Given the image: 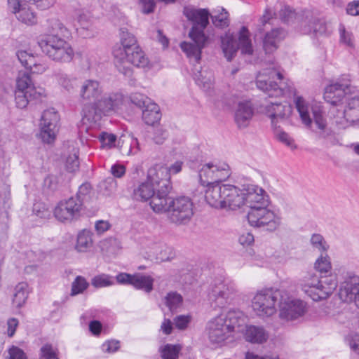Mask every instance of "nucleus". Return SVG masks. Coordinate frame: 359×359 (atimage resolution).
I'll return each instance as SVG.
<instances>
[{
    "mask_svg": "<svg viewBox=\"0 0 359 359\" xmlns=\"http://www.w3.org/2000/svg\"><path fill=\"white\" fill-rule=\"evenodd\" d=\"M126 53V55L114 59L117 69L125 76L128 77L132 76L133 69L130 65L139 68H145L149 66V60L140 46Z\"/></svg>",
    "mask_w": 359,
    "mask_h": 359,
    "instance_id": "nucleus-11",
    "label": "nucleus"
},
{
    "mask_svg": "<svg viewBox=\"0 0 359 359\" xmlns=\"http://www.w3.org/2000/svg\"><path fill=\"white\" fill-rule=\"evenodd\" d=\"M274 133L276 137V138L283 144H285L286 146L289 147L291 149H295L296 146L294 144L293 139L285 132L280 130L279 128H277L275 127Z\"/></svg>",
    "mask_w": 359,
    "mask_h": 359,
    "instance_id": "nucleus-61",
    "label": "nucleus"
},
{
    "mask_svg": "<svg viewBox=\"0 0 359 359\" xmlns=\"http://www.w3.org/2000/svg\"><path fill=\"white\" fill-rule=\"evenodd\" d=\"M280 16L285 22L292 23L294 20L302 22L303 18L298 16L292 9L289 6H285L280 11Z\"/></svg>",
    "mask_w": 359,
    "mask_h": 359,
    "instance_id": "nucleus-54",
    "label": "nucleus"
},
{
    "mask_svg": "<svg viewBox=\"0 0 359 359\" xmlns=\"http://www.w3.org/2000/svg\"><path fill=\"white\" fill-rule=\"evenodd\" d=\"M147 180L156 189H163L164 194L169 193L172 189L166 166L155 165L149 168Z\"/></svg>",
    "mask_w": 359,
    "mask_h": 359,
    "instance_id": "nucleus-19",
    "label": "nucleus"
},
{
    "mask_svg": "<svg viewBox=\"0 0 359 359\" xmlns=\"http://www.w3.org/2000/svg\"><path fill=\"white\" fill-rule=\"evenodd\" d=\"M269 204V196L263 188L255 184L244 186V205L250 210Z\"/></svg>",
    "mask_w": 359,
    "mask_h": 359,
    "instance_id": "nucleus-16",
    "label": "nucleus"
},
{
    "mask_svg": "<svg viewBox=\"0 0 359 359\" xmlns=\"http://www.w3.org/2000/svg\"><path fill=\"white\" fill-rule=\"evenodd\" d=\"M282 291L271 288L258 290L251 300V306L255 314L261 318L270 317L275 314Z\"/></svg>",
    "mask_w": 359,
    "mask_h": 359,
    "instance_id": "nucleus-6",
    "label": "nucleus"
},
{
    "mask_svg": "<svg viewBox=\"0 0 359 359\" xmlns=\"http://www.w3.org/2000/svg\"><path fill=\"white\" fill-rule=\"evenodd\" d=\"M310 243L312 248L317 250L321 254L326 252L329 248V245L323 236L319 233H313L311 237Z\"/></svg>",
    "mask_w": 359,
    "mask_h": 359,
    "instance_id": "nucleus-50",
    "label": "nucleus"
},
{
    "mask_svg": "<svg viewBox=\"0 0 359 359\" xmlns=\"http://www.w3.org/2000/svg\"><path fill=\"white\" fill-rule=\"evenodd\" d=\"M183 14L189 21L192 22L191 28L196 27L204 32L205 28L209 23L210 13L207 9L186 6L184 8Z\"/></svg>",
    "mask_w": 359,
    "mask_h": 359,
    "instance_id": "nucleus-25",
    "label": "nucleus"
},
{
    "mask_svg": "<svg viewBox=\"0 0 359 359\" xmlns=\"http://www.w3.org/2000/svg\"><path fill=\"white\" fill-rule=\"evenodd\" d=\"M189 36L191 42L184 41L180 43L182 50L191 62L198 63L201 59V51L208 41V36L196 27L191 28Z\"/></svg>",
    "mask_w": 359,
    "mask_h": 359,
    "instance_id": "nucleus-13",
    "label": "nucleus"
},
{
    "mask_svg": "<svg viewBox=\"0 0 359 359\" xmlns=\"http://www.w3.org/2000/svg\"><path fill=\"white\" fill-rule=\"evenodd\" d=\"M99 140L104 148L110 149L116 146V136L114 134L103 132L99 135Z\"/></svg>",
    "mask_w": 359,
    "mask_h": 359,
    "instance_id": "nucleus-59",
    "label": "nucleus"
},
{
    "mask_svg": "<svg viewBox=\"0 0 359 359\" xmlns=\"http://www.w3.org/2000/svg\"><path fill=\"white\" fill-rule=\"evenodd\" d=\"M102 113L96 106V103L86 104L83 109V116L80 129L88 131L101 118Z\"/></svg>",
    "mask_w": 359,
    "mask_h": 359,
    "instance_id": "nucleus-31",
    "label": "nucleus"
},
{
    "mask_svg": "<svg viewBox=\"0 0 359 359\" xmlns=\"http://www.w3.org/2000/svg\"><path fill=\"white\" fill-rule=\"evenodd\" d=\"M218 316L224 320V324L229 327L230 332L234 331L236 328H238L239 331L244 327L246 320V316L240 310H230L226 313Z\"/></svg>",
    "mask_w": 359,
    "mask_h": 359,
    "instance_id": "nucleus-34",
    "label": "nucleus"
},
{
    "mask_svg": "<svg viewBox=\"0 0 359 359\" xmlns=\"http://www.w3.org/2000/svg\"><path fill=\"white\" fill-rule=\"evenodd\" d=\"M20 0H8V8L16 19L27 26H33L38 22L34 8L27 4H20Z\"/></svg>",
    "mask_w": 359,
    "mask_h": 359,
    "instance_id": "nucleus-17",
    "label": "nucleus"
},
{
    "mask_svg": "<svg viewBox=\"0 0 359 359\" xmlns=\"http://www.w3.org/2000/svg\"><path fill=\"white\" fill-rule=\"evenodd\" d=\"M130 99L133 104L142 109L151 103L149 98L140 93L131 94Z\"/></svg>",
    "mask_w": 359,
    "mask_h": 359,
    "instance_id": "nucleus-58",
    "label": "nucleus"
},
{
    "mask_svg": "<svg viewBox=\"0 0 359 359\" xmlns=\"http://www.w3.org/2000/svg\"><path fill=\"white\" fill-rule=\"evenodd\" d=\"M16 55L22 65L33 74H43L48 68V65L41 57L26 50H18Z\"/></svg>",
    "mask_w": 359,
    "mask_h": 359,
    "instance_id": "nucleus-22",
    "label": "nucleus"
},
{
    "mask_svg": "<svg viewBox=\"0 0 359 359\" xmlns=\"http://www.w3.org/2000/svg\"><path fill=\"white\" fill-rule=\"evenodd\" d=\"M302 32L309 34L311 32L316 34L323 35L329 34L332 32L331 25L326 23L324 20L313 18L306 15L304 20L301 22Z\"/></svg>",
    "mask_w": 359,
    "mask_h": 359,
    "instance_id": "nucleus-26",
    "label": "nucleus"
},
{
    "mask_svg": "<svg viewBox=\"0 0 359 359\" xmlns=\"http://www.w3.org/2000/svg\"><path fill=\"white\" fill-rule=\"evenodd\" d=\"M91 284L96 288L111 286L114 284L113 277L105 273L95 276L91 280Z\"/></svg>",
    "mask_w": 359,
    "mask_h": 359,
    "instance_id": "nucleus-49",
    "label": "nucleus"
},
{
    "mask_svg": "<svg viewBox=\"0 0 359 359\" xmlns=\"http://www.w3.org/2000/svg\"><path fill=\"white\" fill-rule=\"evenodd\" d=\"M40 359H57V348L51 344H46L40 349Z\"/></svg>",
    "mask_w": 359,
    "mask_h": 359,
    "instance_id": "nucleus-56",
    "label": "nucleus"
},
{
    "mask_svg": "<svg viewBox=\"0 0 359 359\" xmlns=\"http://www.w3.org/2000/svg\"><path fill=\"white\" fill-rule=\"evenodd\" d=\"M88 287V283L85 278L77 276L72 283L71 295L75 296L82 293Z\"/></svg>",
    "mask_w": 359,
    "mask_h": 359,
    "instance_id": "nucleus-52",
    "label": "nucleus"
},
{
    "mask_svg": "<svg viewBox=\"0 0 359 359\" xmlns=\"http://www.w3.org/2000/svg\"><path fill=\"white\" fill-rule=\"evenodd\" d=\"M205 199L211 207L236 210L244 205L243 189L232 184H215L205 190Z\"/></svg>",
    "mask_w": 359,
    "mask_h": 359,
    "instance_id": "nucleus-2",
    "label": "nucleus"
},
{
    "mask_svg": "<svg viewBox=\"0 0 359 359\" xmlns=\"http://www.w3.org/2000/svg\"><path fill=\"white\" fill-rule=\"evenodd\" d=\"M253 116L252 104L248 101L240 102L235 111L234 119L239 128L248 127Z\"/></svg>",
    "mask_w": 359,
    "mask_h": 359,
    "instance_id": "nucleus-32",
    "label": "nucleus"
},
{
    "mask_svg": "<svg viewBox=\"0 0 359 359\" xmlns=\"http://www.w3.org/2000/svg\"><path fill=\"white\" fill-rule=\"evenodd\" d=\"M286 32L280 28L273 29L267 32L263 41V47L266 53H273L278 43L285 37Z\"/></svg>",
    "mask_w": 359,
    "mask_h": 359,
    "instance_id": "nucleus-35",
    "label": "nucleus"
},
{
    "mask_svg": "<svg viewBox=\"0 0 359 359\" xmlns=\"http://www.w3.org/2000/svg\"><path fill=\"white\" fill-rule=\"evenodd\" d=\"M182 346L179 344H165L161 347L160 352L163 359H177Z\"/></svg>",
    "mask_w": 359,
    "mask_h": 359,
    "instance_id": "nucleus-48",
    "label": "nucleus"
},
{
    "mask_svg": "<svg viewBox=\"0 0 359 359\" xmlns=\"http://www.w3.org/2000/svg\"><path fill=\"white\" fill-rule=\"evenodd\" d=\"M224 320L222 318L217 316L208 323L207 332L211 343L221 344L229 337L231 332Z\"/></svg>",
    "mask_w": 359,
    "mask_h": 359,
    "instance_id": "nucleus-21",
    "label": "nucleus"
},
{
    "mask_svg": "<svg viewBox=\"0 0 359 359\" xmlns=\"http://www.w3.org/2000/svg\"><path fill=\"white\" fill-rule=\"evenodd\" d=\"M39 46L43 53L55 62H70L74 55L71 45L64 39L55 34L43 36L39 41Z\"/></svg>",
    "mask_w": 359,
    "mask_h": 359,
    "instance_id": "nucleus-5",
    "label": "nucleus"
},
{
    "mask_svg": "<svg viewBox=\"0 0 359 359\" xmlns=\"http://www.w3.org/2000/svg\"><path fill=\"white\" fill-rule=\"evenodd\" d=\"M171 204L168 215L169 221L177 225L188 224L194 215L191 199L187 196H180L174 198Z\"/></svg>",
    "mask_w": 359,
    "mask_h": 359,
    "instance_id": "nucleus-12",
    "label": "nucleus"
},
{
    "mask_svg": "<svg viewBox=\"0 0 359 359\" xmlns=\"http://www.w3.org/2000/svg\"><path fill=\"white\" fill-rule=\"evenodd\" d=\"M30 288L27 282H20L18 283L13 290L12 299L13 306L17 309H20L25 306L27 300Z\"/></svg>",
    "mask_w": 359,
    "mask_h": 359,
    "instance_id": "nucleus-38",
    "label": "nucleus"
},
{
    "mask_svg": "<svg viewBox=\"0 0 359 359\" xmlns=\"http://www.w3.org/2000/svg\"><path fill=\"white\" fill-rule=\"evenodd\" d=\"M339 295L341 299L353 303L359 309V276H347L340 285Z\"/></svg>",
    "mask_w": 359,
    "mask_h": 359,
    "instance_id": "nucleus-18",
    "label": "nucleus"
},
{
    "mask_svg": "<svg viewBox=\"0 0 359 359\" xmlns=\"http://www.w3.org/2000/svg\"><path fill=\"white\" fill-rule=\"evenodd\" d=\"M49 27L50 31L52 32L51 34L58 35L60 34L63 37L68 38L71 35L72 27H67L64 24L57 18H53L49 20Z\"/></svg>",
    "mask_w": 359,
    "mask_h": 359,
    "instance_id": "nucleus-45",
    "label": "nucleus"
},
{
    "mask_svg": "<svg viewBox=\"0 0 359 359\" xmlns=\"http://www.w3.org/2000/svg\"><path fill=\"white\" fill-rule=\"evenodd\" d=\"M57 81L60 86H62L65 90L70 92L76 86V79L70 78L64 73H58L57 74Z\"/></svg>",
    "mask_w": 359,
    "mask_h": 359,
    "instance_id": "nucleus-53",
    "label": "nucleus"
},
{
    "mask_svg": "<svg viewBox=\"0 0 359 359\" xmlns=\"http://www.w3.org/2000/svg\"><path fill=\"white\" fill-rule=\"evenodd\" d=\"M266 114L270 118L273 127L276 123L287 119L292 114V107L285 103L271 102L266 106Z\"/></svg>",
    "mask_w": 359,
    "mask_h": 359,
    "instance_id": "nucleus-24",
    "label": "nucleus"
},
{
    "mask_svg": "<svg viewBox=\"0 0 359 359\" xmlns=\"http://www.w3.org/2000/svg\"><path fill=\"white\" fill-rule=\"evenodd\" d=\"M119 37L120 42L113 50L114 59L119 56L124 55V54H126V53L140 46L135 36L129 32L126 27L120 29Z\"/></svg>",
    "mask_w": 359,
    "mask_h": 359,
    "instance_id": "nucleus-23",
    "label": "nucleus"
},
{
    "mask_svg": "<svg viewBox=\"0 0 359 359\" xmlns=\"http://www.w3.org/2000/svg\"><path fill=\"white\" fill-rule=\"evenodd\" d=\"M194 79L196 84L205 92H209L213 88V74L207 69L195 67Z\"/></svg>",
    "mask_w": 359,
    "mask_h": 359,
    "instance_id": "nucleus-37",
    "label": "nucleus"
},
{
    "mask_svg": "<svg viewBox=\"0 0 359 359\" xmlns=\"http://www.w3.org/2000/svg\"><path fill=\"white\" fill-rule=\"evenodd\" d=\"M278 306L280 318L287 321L296 320L307 312V304L292 297L285 290L282 291Z\"/></svg>",
    "mask_w": 359,
    "mask_h": 359,
    "instance_id": "nucleus-10",
    "label": "nucleus"
},
{
    "mask_svg": "<svg viewBox=\"0 0 359 359\" xmlns=\"http://www.w3.org/2000/svg\"><path fill=\"white\" fill-rule=\"evenodd\" d=\"M5 359H27L25 352L20 348L12 346L8 351V355Z\"/></svg>",
    "mask_w": 359,
    "mask_h": 359,
    "instance_id": "nucleus-64",
    "label": "nucleus"
},
{
    "mask_svg": "<svg viewBox=\"0 0 359 359\" xmlns=\"http://www.w3.org/2000/svg\"><path fill=\"white\" fill-rule=\"evenodd\" d=\"M73 154L66 159L65 166L69 172H75L79 167L78 152L75 149H73Z\"/></svg>",
    "mask_w": 359,
    "mask_h": 359,
    "instance_id": "nucleus-60",
    "label": "nucleus"
},
{
    "mask_svg": "<svg viewBox=\"0 0 359 359\" xmlns=\"http://www.w3.org/2000/svg\"><path fill=\"white\" fill-rule=\"evenodd\" d=\"M250 226L264 228L266 231H273L281 224V217L278 212L268 208V205L257 207L250 210L247 215Z\"/></svg>",
    "mask_w": 359,
    "mask_h": 359,
    "instance_id": "nucleus-8",
    "label": "nucleus"
},
{
    "mask_svg": "<svg viewBox=\"0 0 359 359\" xmlns=\"http://www.w3.org/2000/svg\"><path fill=\"white\" fill-rule=\"evenodd\" d=\"M149 256L156 262H166L175 257L172 248L164 244H156L150 250Z\"/></svg>",
    "mask_w": 359,
    "mask_h": 359,
    "instance_id": "nucleus-41",
    "label": "nucleus"
},
{
    "mask_svg": "<svg viewBox=\"0 0 359 359\" xmlns=\"http://www.w3.org/2000/svg\"><path fill=\"white\" fill-rule=\"evenodd\" d=\"M237 292V286L233 281L217 280L212 285L209 300L212 306L222 308L233 299Z\"/></svg>",
    "mask_w": 359,
    "mask_h": 359,
    "instance_id": "nucleus-9",
    "label": "nucleus"
},
{
    "mask_svg": "<svg viewBox=\"0 0 359 359\" xmlns=\"http://www.w3.org/2000/svg\"><path fill=\"white\" fill-rule=\"evenodd\" d=\"M163 189H156L154 197L150 202V206L152 210L156 213H164L168 212L171 208V202L174 198L168 196L169 193H163Z\"/></svg>",
    "mask_w": 359,
    "mask_h": 359,
    "instance_id": "nucleus-33",
    "label": "nucleus"
},
{
    "mask_svg": "<svg viewBox=\"0 0 359 359\" xmlns=\"http://www.w3.org/2000/svg\"><path fill=\"white\" fill-rule=\"evenodd\" d=\"M93 245V233L87 229L79 232L75 245V250L78 252H87Z\"/></svg>",
    "mask_w": 359,
    "mask_h": 359,
    "instance_id": "nucleus-42",
    "label": "nucleus"
},
{
    "mask_svg": "<svg viewBox=\"0 0 359 359\" xmlns=\"http://www.w3.org/2000/svg\"><path fill=\"white\" fill-rule=\"evenodd\" d=\"M90 191V184L89 183H83L79 187L76 195L74 197L81 201L82 204L83 205L84 202L88 198Z\"/></svg>",
    "mask_w": 359,
    "mask_h": 359,
    "instance_id": "nucleus-63",
    "label": "nucleus"
},
{
    "mask_svg": "<svg viewBox=\"0 0 359 359\" xmlns=\"http://www.w3.org/2000/svg\"><path fill=\"white\" fill-rule=\"evenodd\" d=\"M237 45L243 55H252L254 49L250 39V32L245 26L241 27L238 33Z\"/></svg>",
    "mask_w": 359,
    "mask_h": 359,
    "instance_id": "nucleus-39",
    "label": "nucleus"
},
{
    "mask_svg": "<svg viewBox=\"0 0 359 359\" xmlns=\"http://www.w3.org/2000/svg\"><path fill=\"white\" fill-rule=\"evenodd\" d=\"M357 92L349 80L341 81L326 87L324 99L335 106L346 104L344 116L348 121L359 115V95H354Z\"/></svg>",
    "mask_w": 359,
    "mask_h": 359,
    "instance_id": "nucleus-1",
    "label": "nucleus"
},
{
    "mask_svg": "<svg viewBox=\"0 0 359 359\" xmlns=\"http://www.w3.org/2000/svg\"><path fill=\"white\" fill-rule=\"evenodd\" d=\"M156 191L154 184L147 180L144 182H140L133 185L132 198L136 201L146 202L151 200Z\"/></svg>",
    "mask_w": 359,
    "mask_h": 359,
    "instance_id": "nucleus-30",
    "label": "nucleus"
},
{
    "mask_svg": "<svg viewBox=\"0 0 359 359\" xmlns=\"http://www.w3.org/2000/svg\"><path fill=\"white\" fill-rule=\"evenodd\" d=\"M15 90L27 91L29 97L40 98L44 93V90L34 86L31 76L26 72H20L16 79Z\"/></svg>",
    "mask_w": 359,
    "mask_h": 359,
    "instance_id": "nucleus-27",
    "label": "nucleus"
},
{
    "mask_svg": "<svg viewBox=\"0 0 359 359\" xmlns=\"http://www.w3.org/2000/svg\"><path fill=\"white\" fill-rule=\"evenodd\" d=\"M39 98H32L29 97V93L27 91H15V100L17 107L20 109L25 108L29 102L36 100Z\"/></svg>",
    "mask_w": 359,
    "mask_h": 359,
    "instance_id": "nucleus-51",
    "label": "nucleus"
},
{
    "mask_svg": "<svg viewBox=\"0 0 359 359\" xmlns=\"http://www.w3.org/2000/svg\"><path fill=\"white\" fill-rule=\"evenodd\" d=\"M77 24L72 25V29L76 30L83 38H90L94 36L93 29V18L89 12H82L78 15Z\"/></svg>",
    "mask_w": 359,
    "mask_h": 359,
    "instance_id": "nucleus-29",
    "label": "nucleus"
},
{
    "mask_svg": "<svg viewBox=\"0 0 359 359\" xmlns=\"http://www.w3.org/2000/svg\"><path fill=\"white\" fill-rule=\"evenodd\" d=\"M231 175L229 165L225 162H209L201 164L198 169V180L201 185L209 187L219 184Z\"/></svg>",
    "mask_w": 359,
    "mask_h": 359,
    "instance_id": "nucleus-7",
    "label": "nucleus"
},
{
    "mask_svg": "<svg viewBox=\"0 0 359 359\" xmlns=\"http://www.w3.org/2000/svg\"><path fill=\"white\" fill-rule=\"evenodd\" d=\"M212 20L216 27H226L229 25L228 13L225 9L222 8V12L219 15L212 16Z\"/></svg>",
    "mask_w": 359,
    "mask_h": 359,
    "instance_id": "nucleus-62",
    "label": "nucleus"
},
{
    "mask_svg": "<svg viewBox=\"0 0 359 359\" xmlns=\"http://www.w3.org/2000/svg\"><path fill=\"white\" fill-rule=\"evenodd\" d=\"M102 114L117 110L123 104V96L119 93L106 94L95 102Z\"/></svg>",
    "mask_w": 359,
    "mask_h": 359,
    "instance_id": "nucleus-28",
    "label": "nucleus"
},
{
    "mask_svg": "<svg viewBox=\"0 0 359 359\" xmlns=\"http://www.w3.org/2000/svg\"><path fill=\"white\" fill-rule=\"evenodd\" d=\"M295 106L302 123L307 127H311L312 118L311 116V108L309 104L302 97H296L294 99Z\"/></svg>",
    "mask_w": 359,
    "mask_h": 359,
    "instance_id": "nucleus-43",
    "label": "nucleus"
},
{
    "mask_svg": "<svg viewBox=\"0 0 359 359\" xmlns=\"http://www.w3.org/2000/svg\"><path fill=\"white\" fill-rule=\"evenodd\" d=\"M101 93L100 84L95 80H86L80 90V96L83 100L91 102L97 100Z\"/></svg>",
    "mask_w": 359,
    "mask_h": 359,
    "instance_id": "nucleus-36",
    "label": "nucleus"
},
{
    "mask_svg": "<svg viewBox=\"0 0 359 359\" xmlns=\"http://www.w3.org/2000/svg\"><path fill=\"white\" fill-rule=\"evenodd\" d=\"M239 332L243 339L250 344L262 345L269 339V332L262 325H245Z\"/></svg>",
    "mask_w": 359,
    "mask_h": 359,
    "instance_id": "nucleus-20",
    "label": "nucleus"
},
{
    "mask_svg": "<svg viewBox=\"0 0 359 359\" xmlns=\"http://www.w3.org/2000/svg\"><path fill=\"white\" fill-rule=\"evenodd\" d=\"M154 278L150 276H145L140 273L134 274L132 279V285L137 289L149 293L153 290Z\"/></svg>",
    "mask_w": 359,
    "mask_h": 359,
    "instance_id": "nucleus-44",
    "label": "nucleus"
},
{
    "mask_svg": "<svg viewBox=\"0 0 359 359\" xmlns=\"http://www.w3.org/2000/svg\"><path fill=\"white\" fill-rule=\"evenodd\" d=\"M221 46L225 57L229 60H231L238 49L237 41L233 34L226 33L221 37Z\"/></svg>",
    "mask_w": 359,
    "mask_h": 359,
    "instance_id": "nucleus-40",
    "label": "nucleus"
},
{
    "mask_svg": "<svg viewBox=\"0 0 359 359\" xmlns=\"http://www.w3.org/2000/svg\"><path fill=\"white\" fill-rule=\"evenodd\" d=\"M340 42L344 45L353 48L354 47V38L353 34L346 30L343 25L339 26Z\"/></svg>",
    "mask_w": 359,
    "mask_h": 359,
    "instance_id": "nucleus-57",
    "label": "nucleus"
},
{
    "mask_svg": "<svg viewBox=\"0 0 359 359\" xmlns=\"http://www.w3.org/2000/svg\"><path fill=\"white\" fill-rule=\"evenodd\" d=\"M182 302V296L177 292H169L165 297V303L170 311L177 309Z\"/></svg>",
    "mask_w": 359,
    "mask_h": 359,
    "instance_id": "nucleus-55",
    "label": "nucleus"
},
{
    "mask_svg": "<svg viewBox=\"0 0 359 359\" xmlns=\"http://www.w3.org/2000/svg\"><path fill=\"white\" fill-rule=\"evenodd\" d=\"M158 118V107L155 103H151L142 109V118L147 124H154Z\"/></svg>",
    "mask_w": 359,
    "mask_h": 359,
    "instance_id": "nucleus-46",
    "label": "nucleus"
},
{
    "mask_svg": "<svg viewBox=\"0 0 359 359\" xmlns=\"http://www.w3.org/2000/svg\"><path fill=\"white\" fill-rule=\"evenodd\" d=\"M83 208L81 201L70 197L57 203L54 209V215L60 222H70L80 216Z\"/></svg>",
    "mask_w": 359,
    "mask_h": 359,
    "instance_id": "nucleus-15",
    "label": "nucleus"
},
{
    "mask_svg": "<svg viewBox=\"0 0 359 359\" xmlns=\"http://www.w3.org/2000/svg\"><path fill=\"white\" fill-rule=\"evenodd\" d=\"M60 116L53 108L43 112L40 121V137L47 144L53 142L59 130Z\"/></svg>",
    "mask_w": 359,
    "mask_h": 359,
    "instance_id": "nucleus-14",
    "label": "nucleus"
},
{
    "mask_svg": "<svg viewBox=\"0 0 359 359\" xmlns=\"http://www.w3.org/2000/svg\"><path fill=\"white\" fill-rule=\"evenodd\" d=\"M300 289L313 301L327 299L336 290L338 281L335 275L320 276L309 273L299 280Z\"/></svg>",
    "mask_w": 359,
    "mask_h": 359,
    "instance_id": "nucleus-3",
    "label": "nucleus"
},
{
    "mask_svg": "<svg viewBox=\"0 0 359 359\" xmlns=\"http://www.w3.org/2000/svg\"><path fill=\"white\" fill-rule=\"evenodd\" d=\"M276 79L280 81L283 79L279 67L271 60L264 62V67L257 76V88L267 93L269 97H279L283 94L286 86L283 87L281 83L278 85Z\"/></svg>",
    "mask_w": 359,
    "mask_h": 359,
    "instance_id": "nucleus-4",
    "label": "nucleus"
},
{
    "mask_svg": "<svg viewBox=\"0 0 359 359\" xmlns=\"http://www.w3.org/2000/svg\"><path fill=\"white\" fill-rule=\"evenodd\" d=\"M314 269L320 273H327L331 271L332 264L328 255L322 253L314 263Z\"/></svg>",
    "mask_w": 359,
    "mask_h": 359,
    "instance_id": "nucleus-47",
    "label": "nucleus"
}]
</instances>
